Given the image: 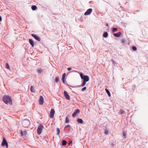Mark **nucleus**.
<instances>
[{"mask_svg": "<svg viewBox=\"0 0 148 148\" xmlns=\"http://www.w3.org/2000/svg\"><path fill=\"white\" fill-rule=\"evenodd\" d=\"M3 101L5 104L9 103L10 105L12 104V101L10 97L7 95H4L3 97Z\"/></svg>", "mask_w": 148, "mask_h": 148, "instance_id": "obj_1", "label": "nucleus"}, {"mask_svg": "<svg viewBox=\"0 0 148 148\" xmlns=\"http://www.w3.org/2000/svg\"><path fill=\"white\" fill-rule=\"evenodd\" d=\"M80 75L82 79L83 80V81H86L87 82L89 81V77L87 75H84L83 74L80 73Z\"/></svg>", "mask_w": 148, "mask_h": 148, "instance_id": "obj_2", "label": "nucleus"}, {"mask_svg": "<svg viewBox=\"0 0 148 148\" xmlns=\"http://www.w3.org/2000/svg\"><path fill=\"white\" fill-rule=\"evenodd\" d=\"M30 121L28 120H24L22 122V125L24 127H26L29 125Z\"/></svg>", "mask_w": 148, "mask_h": 148, "instance_id": "obj_3", "label": "nucleus"}, {"mask_svg": "<svg viewBox=\"0 0 148 148\" xmlns=\"http://www.w3.org/2000/svg\"><path fill=\"white\" fill-rule=\"evenodd\" d=\"M1 146L3 147L5 146L7 148H8V143L5 137L3 138V141L1 143Z\"/></svg>", "mask_w": 148, "mask_h": 148, "instance_id": "obj_4", "label": "nucleus"}, {"mask_svg": "<svg viewBox=\"0 0 148 148\" xmlns=\"http://www.w3.org/2000/svg\"><path fill=\"white\" fill-rule=\"evenodd\" d=\"M43 128V126L42 125H40L38 126L37 130V134L38 135L41 134L42 132V129Z\"/></svg>", "mask_w": 148, "mask_h": 148, "instance_id": "obj_5", "label": "nucleus"}, {"mask_svg": "<svg viewBox=\"0 0 148 148\" xmlns=\"http://www.w3.org/2000/svg\"><path fill=\"white\" fill-rule=\"evenodd\" d=\"M92 8H89L85 12L84 14L85 15H89L92 12Z\"/></svg>", "mask_w": 148, "mask_h": 148, "instance_id": "obj_6", "label": "nucleus"}, {"mask_svg": "<svg viewBox=\"0 0 148 148\" xmlns=\"http://www.w3.org/2000/svg\"><path fill=\"white\" fill-rule=\"evenodd\" d=\"M80 110L78 109H76L73 113L72 116L73 117L75 116L77 114L79 113Z\"/></svg>", "mask_w": 148, "mask_h": 148, "instance_id": "obj_7", "label": "nucleus"}, {"mask_svg": "<svg viewBox=\"0 0 148 148\" xmlns=\"http://www.w3.org/2000/svg\"><path fill=\"white\" fill-rule=\"evenodd\" d=\"M64 95L66 99L68 100H70V96L68 95L67 92L65 91H64Z\"/></svg>", "mask_w": 148, "mask_h": 148, "instance_id": "obj_8", "label": "nucleus"}, {"mask_svg": "<svg viewBox=\"0 0 148 148\" xmlns=\"http://www.w3.org/2000/svg\"><path fill=\"white\" fill-rule=\"evenodd\" d=\"M55 113V111L52 108L50 112V117L52 119L53 118Z\"/></svg>", "mask_w": 148, "mask_h": 148, "instance_id": "obj_9", "label": "nucleus"}, {"mask_svg": "<svg viewBox=\"0 0 148 148\" xmlns=\"http://www.w3.org/2000/svg\"><path fill=\"white\" fill-rule=\"evenodd\" d=\"M31 36L37 40L38 41H40V40L41 39L36 34H31Z\"/></svg>", "mask_w": 148, "mask_h": 148, "instance_id": "obj_10", "label": "nucleus"}, {"mask_svg": "<svg viewBox=\"0 0 148 148\" xmlns=\"http://www.w3.org/2000/svg\"><path fill=\"white\" fill-rule=\"evenodd\" d=\"M44 103V99L42 96H40V97L39 103L40 105H42Z\"/></svg>", "mask_w": 148, "mask_h": 148, "instance_id": "obj_11", "label": "nucleus"}, {"mask_svg": "<svg viewBox=\"0 0 148 148\" xmlns=\"http://www.w3.org/2000/svg\"><path fill=\"white\" fill-rule=\"evenodd\" d=\"M121 33L120 32H119L116 33H114L113 35L116 37H119L121 36Z\"/></svg>", "mask_w": 148, "mask_h": 148, "instance_id": "obj_12", "label": "nucleus"}, {"mask_svg": "<svg viewBox=\"0 0 148 148\" xmlns=\"http://www.w3.org/2000/svg\"><path fill=\"white\" fill-rule=\"evenodd\" d=\"M29 43L32 45V47H34V41L32 39H29Z\"/></svg>", "mask_w": 148, "mask_h": 148, "instance_id": "obj_13", "label": "nucleus"}, {"mask_svg": "<svg viewBox=\"0 0 148 148\" xmlns=\"http://www.w3.org/2000/svg\"><path fill=\"white\" fill-rule=\"evenodd\" d=\"M108 36V34L107 32L104 31L103 35V36L104 38H107Z\"/></svg>", "mask_w": 148, "mask_h": 148, "instance_id": "obj_14", "label": "nucleus"}, {"mask_svg": "<svg viewBox=\"0 0 148 148\" xmlns=\"http://www.w3.org/2000/svg\"><path fill=\"white\" fill-rule=\"evenodd\" d=\"M77 121L78 123L81 124L83 122L82 119L80 118H78Z\"/></svg>", "mask_w": 148, "mask_h": 148, "instance_id": "obj_15", "label": "nucleus"}, {"mask_svg": "<svg viewBox=\"0 0 148 148\" xmlns=\"http://www.w3.org/2000/svg\"><path fill=\"white\" fill-rule=\"evenodd\" d=\"M30 90L31 92H32L35 93V89L32 86H31L30 88Z\"/></svg>", "mask_w": 148, "mask_h": 148, "instance_id": "obj_16", "label": "nucleus"}, {"mask_svg": "<svg viewBox=\"0 0 148 148\" xmlns=\"http://www.w3.org/2000/svg\"><path fill=\"white\" fill-rule=\"evenodd\" d=\"M105 90L106 92H107L108 96L109 97H110L111 95H110V92L109 91L107 88H105Z\"/></svg>", "mask_w": 148, "mask_h": 148, "instance_id": "obj_17", "label": "nucleus"}, {"mask_svg": "<svg viewBox=\"0 0 148 148\" xmlns=\"http://www.w3.org/2000/svg\"><path fill=\"white\" fill-rule=\"evenodd\" d=\"M67 144V142L65 140H63L62 141V146H65Z\"/></svg>", "mask_w": 148, "mask_h": 148, "instance_id": "obj_18", "label": "nucleus"}, {"mask_svg": "<svg viewBox=\"0 0 148 148\" xmlns=\"http://www.w3.org/2000/svg\"><path fill=\"white\" fill-rule=\"evenodd\" d=\"M87 82L86 81H83V82L82 84L80 85L81 87L84 86L86 84V83Z\"/></svg>", "mask_w": 148, "mask_h": 148, "instance_id": "obj_19", "label": "nucleus"}, {"mask_svg": "<svg viewBox=\"0 0 148 148\" xmlns=\"http://www.w3.org/2000/svg\"><path fill=\"white\" fill-rule=\"evenodd\" d=\"M31 8L32 10H35L37 9V7L36 5H33L32 6Z\"/></svg>", "mask_w": 148, "mask_h": 148, "instance_id": "obj_20", "label": "nucleus"}, {"mask_svg": "<svg viewBox=\"0 0 148 148\" xmlns=\"http://www.w3.org/2000/svg\"><path fill=\"white\" fill-rule=\"evenodd\" d=\"M67 127H69V128H70V129H71V132H72V131L73 130V128L71 127V126L70 125H67L66 126H65L64 128H66Z\"/></svg>", "mask_w": 148, "mask_h": 148, "instance_id": "obj_21", "label": "nucleus"}, {"mask_svg": "<svg viewBox=\"0 0 148 148\" xmlns=\"http://www.w3.org/2000/svg\"><path fill=\"white\" fill-rule=\"evenodd\" d=\"M69 122V118L67 116H66L65 119V123H68Z\"/></svg>", "mask_w": 148, "mask_h": 148, "instance_id": "obj_22", "label": "nucleus"}, {"mask_svg": "<svg viewBox=\"0 0 148 148\" xmlns=\"http://www.w3.org/2000/svg\"><path fill=\"white\" fill-rule=\"evenodd\" d=\"M56 130L57 132V135H59L60 132V129L58 128H57L56 129Z\"/></svg>", "mask_w": 148, "mask_h": 148, "instance_id": "obj_23", "label": "nucleus"}, {"mask_svg": "<svg viewBox=\"0 0 148 148\" xmlns=\"http://www.w3.org/2000/svg\"><path fill=\"white\" fill-rule=\"evenodd\" d=\"M59 77H56L55 78V82L56 83H57L59 82Z\"/></svg>", "mask_w": 148, "mask_h": 148, "instance_id": "obj_24", "label": "nucleus"}, {"mask_svg": "<svg viewBox=\"0 0 148 148\" xmlns=\"http://www.w3.org/2000/svg\"><path fill=\"white\" fill-rule=\"evenodd\" d=\"M132 50L134 51H136L137 50V48L135 46H133L132 48Z\"/></svg>", "mask_w": 148, "mask_h": 148, "instance_id": "obj_25", "label": "nucleus"}, {"mask_svg": "<svg viewBox=\"0 0 148 148\" xmlns=\"http://www.w3.org/2000/svg\"><path fill=\"white\" fill-rule=\"evenodd\" d=\"M112 32H114L117 31V29L116 28H114L113 27L112 28Z\"/></svg>", "mask_w": 148, "mask_h": 148, "instance_id": "obj_26", "label": "nucleus"}, {"mask_svg": "<svg viewBox=\"0 0 148 148\" xmlns=\"http://www.w3.org/2000/svg\"><path fill=\"white\" fill-rule=\"evenodd\" d=\"M6 68L8 69H10V66L8 63H6Z\"/></svg>", "mask_w": 148, "mask_h": 148, "instance_id": "obj_27", "label": "nucleus"}, {"mask_svg": "<svg viewBox=\"0 0 148 148\" xmlns=\"http://www.w3.org/2000/svg\"><path fill=\"white\" fill-rule=\"evenodd\" d=\"M104 134L106 135L108 134V131L107 129H106L104 130Z\"/></svg>", "mask_w": 148, "mask_h": 148, "instance_id": "obj_28", "label": "nucleus"}, {"mask_svg": "<svg viewBox=\"0 0 148 148\" xmlns=\"http://www.w3.org/2000/svg\"><path fill=\"white\" fill-rule=\"evenodd\" d=\"M43 71V70L41 69H38L37 70L38 73H41Z\"/></svg>", "mask_w": 148, "mask_h": 148, "instance_id": "obj_29", "label": "nucleus"}, {"mask_svg": "<svg viewBox=\"0 0 148 148\" xmlns=\"http://www.w3.org/2000/svg\"><path fill=\"white\" fill-rule=\"evenodd\" d=\"M69 131H68L66 129V130H65V132H67V133L70 132V131L71 132V129H70V128H69Z\"/></svg>", "mask_w": 148, "mask_h": 148, "instance_id": "obj_30", "label": "nucleus"}, {"mask_svg": "<svg viewBox=\"0 0 148 148\" xmlns=\"http://www.w3.org/2000/svg\"><path fill=\"white\" fill-rule=\"evenodd\" d=\"M66 74L65 73H64L63 74L62 77V79H65V77L66 76Z\"/></svg>", "mask_w": 148, "mask_h": 148, "instance_id": "obj_31", "label": "nucleus"}, {"mask_svg": "<svg viewBox=\"0 0 148 148\" xmlns=\"http://www.w3.org/2000/svg\"><path fill=\"white\" fill-rule=\"evenodd\" d=\"M120 113L121 114H124L125 113V111L123 110H120Z\"/></svg>", "mask_w": 148, "mask_h": 148, "instance_id": "obj_32", "label": "nucleus"}, {"mask_svg": "<svg viewBox=\"0 0 148 148\" xmlns=\"http://www.w3.org/2000/svg\"><path fill=\"white\" fill-rule=\"evenodd\" d=\"M86 89V87H84L82 88L81 90L82 91H84Z\"/></svg>", "mask_w": 148, "mask_h": 148, "instance_id": "obj_33", "label": "nucleus"}, {"mask_svg": "<svg viewBox=\"0 0 148 148\" xmlns=\"http://www.w3.org/2000/svg\"><path fill=\"white\" fill-rule=\"evenodd\" d=\"M24 135L26 136L27 134V132L26 130H25L23 132Z\"/></svg>", "mask_w": 148, "mask_h": 148, "instance_id": "obj_34", "label": "nucleus"}, {"mask_svg": "<svg viewBox=\"0 0 148 148\" xmlns=\"http://www.w3.org/2000/svg\"><path fill=\"white\" fill-rule=\"evenodd\" d=\"M121 41L124 44L125 43V40L124 39H122Z\"/></svg>", "mask_w": 148, "mask_h": 148, "instance_id": "obj_35", "label": "nucleus"}, {"mask_svg": "<svg viewBox=\"0 0 148 148\" xmlns=\"http://www.w3.org/2000/svg\"><path fill=\"white\" fill-rule=\"evenodd\" d=\"M20 133L21 136H23V135H24L23 132L22 130H20Z\"/></svg>", "mask_w": 148, "mask_h": 148, "instance_id": "obj_36", "label": "nucleus"}, {"mask_svg": "<svg viewBox=\"0 0 148 148\" xmlns=\"http://www.w3.org/2000/svg\"><path fill=\"white\" fill-rule=\"evenodd\" d=\"M62 81L63 83V84H65V79H62Z\"/></svg>", "mask_w": 148, "mask_h": 148, "instance_id": "obj_37", "label": "nucleus"}, {"mask_svg": "<svg viewBox=\"0 0 148 148\" xmlns=\"http://www.w3.org/2000/svg\"><path fill=\"white\" fill-rule=\"evenodd\" d=\"M126 133L125 132L123 133V136H124V137L126 138Z\"/></svg>", "mask_w": 148, "mask_h": 148, "instance_id": "obj_38", "label": "nucleus"}, {"mask_svg": "<svg viewBox=\"0 0 148 148\" xmlns=\"http://www.w3.org/2000/svg\"><path fill=\"white\" fill-rule=\"evenodd\" d=\"M71 67H69L67 68V70L69 71H71Z\"/></svg>", "mask_w": 148, "mask_h": 148, "instance_id": "obj_39", "label": "nucleus"}, {"mask_svg": "<svg viewBox=\"0 0 148 148\" xmlns=\"http://www.w3.org/2000/svg\"><path fill=\"white\" fill-rule=\"evenodd\" d=\"M2 17L1 16H0V21H2Z\"/></svg>", "mask_w": 148, "mask_h": 148, "instance_id": "obj_40", "label": "nucleus"}, {"mask_svg": "<svg viewBox=\"0 0 148 148\" xmlns=\"http://www.w3.org/2000/svg\"><path fill=\"white\" fill-rule=\"evenodd\" d=\"M106 25L107 26H108V23H107L106 24Z\"/></svg>", "mask_w": 148, "mask_h": 148, "instance_id": "obj_41", "label": "nucleus"}]
</instances>
